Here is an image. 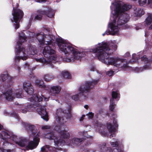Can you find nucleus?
<instances>
[{
	"label": "nucleus",
	"mask_w": 152,
	"mask_h": 152,
	"mask_svg": "<svg viewBox=\"0 0 152 152\" xmlns=\"http://www.w3.org/2000/svg\"><path fill=\"white\" fill-rule=\"evenodd\" d=\"M91 52L96 53L98 59L102 62L107 65H113L116 67L121 66L122 68L126 67L127 64H124L125 61L118 57H107L113 53L112 49L109 48L108 44L102 42L96 45L94 48L91 49Z\"/></svg>",
	"instance_id": "nucleus-1"
},
{
	"label": "nucleus",
	"mask_w": 152,
	"mask_h": 152,
	"mask_svg": "<svg viewBox=\"0 0 152 152\" xmlns=\"http://www.w3.org/2000/svg\"><path fill=\"white\" fill-rule=\"evenodd\" d=\"M58 45L59 49L66 54H68L72 56L70 58H67L66 61L67 62L73 61L74 59L76 60H80V58L84 56V52H80L75 49L72 45L66 42L63 39L58 38L56 39Z\"/></svg>",
	"instance_id": "nucleus-2"
},
{
	"label": "nucleus",
	"mask_w": 152,
	"mask_h": 152,
	"mask_svg": "<svg viewBox=\"0 0 152 152\" xmlns=\"http://www.w3.org/2000/svg\"><path fill=\"white\" fill-rule=\"evenodd\" d=\"M19 38L17 42V45L16 48V49L17 55L15 58L16 61H19L21 59L23 60H26L28 57V55H34L36 53L37 51L32 50V48H31L32 51H29L27 50L26 51L24 48L23 47L22 44L26 41V37L25 35L23 32L19 33Z\"/></svg>",
	"instance_id": "nucleus-3"
},
{
	"label": "nucleus",
	"mask_w": 152,
	"mask_h": 152,
	"mask_svg": "<svg viewBox=\"0 0 152 152\" xmlns=\"http://www.w3.org/2000/svg\"><path fill=\"white\" fill-rule=\"evenodd\" d=\"M24 89L26 92L28 94L29 96L28 99L32 103L27 106L22 110V112L23 113H26L27 112L31 111L32 108L35 107L37 105V102L42 101L43 98L41 96L39 97L37 94L33 95L34 89L30 82L29 81L25 82L23 85Z\"/></svg>",
	"instance_id": "nucleus-4"
},
{
	"label": "nucleus",
	"mask_w": 152,
	"mask_h": 152,
	"mask_svg": "<svg viewBox=\"0 0 152 152\" xmlns=\"http://www.w3.org/2000/svg\"><path fill=\"white\" fill-rule=\"evenodd\" d=\"M62 126L60 128L59 132L61 134V137L55 136L54 135V133H52L48 134V138L50 140H53L55 145L57 146H63L65 144V141L62 139V137L64 139H67L69 137V134L67 132V130L65 129H64Z\"/></svg>",
	"instance_id": "nucleus-5"
},
{
	"label": "nucleus",
	"mask_w": 152,
	"mask_h": 152,
	"mask_svg": "<svg viewBox=\"0 0 152 152\" xmlns=\"http://www.w3.org/2000/svg\"><path fill=\"white\" fill-rule=\"evenodd\" d=\"M1 137L3 140H6L4 142L6 143L7 142L8 143L9 142H11L13 141L15 142L16 143L21 147H23L25 146L26 143V140L19 138L18 139L17 136L13 134V133L8 134V133L5 131H2L0 134Z\"/></svg>",
	"instance_id": "nucleus-6"
},
{
	"label": "nucleus",
	"mask_w": 152,
	"mask_h": 152,
	"mask_svg": "<svg viewBox=\"0 0 152 152\" xmlns=\"http://www.w3.org/2000/svg\"><path fill=\"white\" fill-rule=\"evenodd\" d=\"M98 81L99 80H93L92 82H86L84 86H82L79 88L78 91L79 93L73 96L72 98L74 100H76L81 96H84V98H86L88 91L96 84Z\"/></svg>",
	"instance_id": "nucleus-7"
},
{
	"label": "nucleus",
	"mask_w": 152,
	"mask_h": 152,
	"mask_svg": "<svg viewBox=\"0 0 152 152\" xmlns=\"http://www.w3.org/2000/svg\"><path fill=\"white\" fill-rule=\"evenodd\" d=\"M55 51L49 45L45 47L43 50V54L45 57L48 58V60H46L44 58L42 59V61L44 63L50 64L53 62V61H58V58L57 56L54 54Z\"/></svg>",
	"instance_id": "nucleus-8"
},
{
	"label": "nucleus",
	"mask_w": 152,
	"mask_h": 152,
	"mask_svg": "<svg viewBox=\"0 0 152 152\" xmlns=\"http://www.w3.org/2000/svg\"><path fill=\"white\" fill-rule=\"evenodd\" d=\"M131 7V5L124 4L120 1L113 3L110 7L111 12L114 15H117L119 13H122V12L129 10Z\"/></svg>",
	"instance_id": "nucleus-9"
},
{
	"label": "nucleus",
	"mask_w": 152,
	"mask_h": 152,
	"mask_svg": "<svg viewBox=\"0 0 152 152\" xmlns=\"http://www.w3.org/2000/svg\"><path fill=\"white\" fill-rule=\"evenodd\" d=\"M113 16L110 19H113L115 22H116L118 26H121L126 23L129 19L128 15L125 13H118V14H113Z\"/></svg>",
	"instance_id": "nucleus-10"
},
{
	"label": "nucleus",
	"mask_w": 152,
	"mask_h": 152,
	"mask_svg": "<svg viewBox=\"0 0 152 152\" xmlns=\"http://www.w3.org/2000/svg\"><path fill=\"white\" fill-rule=\"evenodd\" d=\"M13 18L11 19V21L12 22H15V28L17 29L19 27V23L20 19L23 17V12L20 9H17L14 10L12 13Z\"/></svg>",
	"instance_id": "nucleus-11"
},
{
	"label": "nucleus",
	"mask_w": 152,
	"mask_h": 152,
	"mask_svg": "<svg viewBox=\"0 0 152 152\" xmlns=\"http://www.w3.org/2000/svg\"><path fill=\"white\" fill-rule=\"evenodd\" d=\"M39 14L41 15H37L35 16L34 19L40 20L42 18V15H45L49 18L53 17L54 15V12L50 8L44 7L43 9L38 11Z\"/></svg>",
	"instance_id": "nucleus-12"
},
{
	"label": "nucleus",
	"mask_w": 152,
	"mask_h": 152,
	"mask_svg": "<svg viewBox=\"0 0 152 152\" xmlns=\"http://www.w3.org/2000/svg\"><path fill=\"white\" fill-rule=\"evenodd\" d=\"M70 109H69L67 110H65L62 112L61 109L57 110L56 113V118L57 122L60 124H64L66 121H64L63 118V115L66 114L67 115V118H71V115L70 114Z\"/></svg>",
	"instance_id": "nucleus-13"
},
{
	"label": "nucleus",
	"mask_w": 152,
	"mask_h": 152,
	"mask_svg": "<svg viewBox=\"0 0 152 152\" xmlns=\"http://www.w3.org/2000/svg\"><path fill=\"white\" fill-rule=\"evenodd\" d=\"M116 22L114 21L109 24V27L110 28L109 32L107 34H110L112 35H118L119 31L120 28Z\"/></svg>",
	"instance_id": "nucleus-14"
},
{
	"label": "nucleus",
	"mask_w": 152,
	"mask_h": 152,
	"mask_svg": "<svg viewBox=\"0 0 152 152\" xmlns=\"http://www.w3.org/2000/svg\"><path fill=\"white\" fill-rule=\"evenodd\" d=\"M55 39V37L53 35L45 34L44 36L43 44L44 43L46 45H52L53 46L54 45Z\"/></svg>",
	"instance_id": "nucleus-15"
},
{
	"label": "nucleus",
	"mask_w": 152,
	"mask_h": 152,
	"mask_svg": "<svg viewBox=\"0 0 152 152\" xmlns=\"http://www.w3.org/2000/svg\"><path fill=\"white\" fill-rule=\"evenodd\" d=\"M37 108V111L39 114L41 116V118L44 120L47 121L48 120V115L46 112V109L44 106H41Z\"/></svg>",
	"instance_id": "nucleus-16"
},
{
	"label": "nucleus",
	"mask_w": 152,
	"mask_h": 152,
	"mask_svg": "<svg viewBox=\"0 0 152 152\" xmlns=\"http://www.w3.org/2000/svg\"><path fill=\"white\" fill-rule=\"evenodd\" d=\"M113 122V125L112 124L109 123L107 124V129L109 132L112 134L110 135V137L111 138L115 136V126H117L116 125V120L115 119H114Z\"/></svg>",
	"instance_id": "nucleus-17"
},
{
	"label": "nucleus",
	"mask_w": 152,
	"mask_h": 152,
	"mask_svg": "<svg viewBox=\"0 0 152 152\" xmlns=\"http://www.w3.org/2000/svg\"><path fill=\"white\" fill-rule=\"evenodd\" d=\"M39 140V138L37 137L34 138L33 141H31L28 143L26 147L27 150H31L36 148L38 144Z\"/></svg>",
	"instance_id": "nucleus-18"
},
{
	"label": "nucleus",
	"mask_w": 152,
	"mask_h": 152,
	"mask_svg": "<svg viewBox=\"0 0 152 152\" xmlns=\"http://www.w3.org/2000/svg\"><path fill=\"white\" fill-rule=\"evenodd\" d=\"M61 89V87L59 86H52L50 88V93L52 96H56L59 93Z\"/></svg>",
	"instance_id": "nucleus-19"
},
{
	"label": "nucleus",
	"mask_w": 152,
	"mask_h": 152,
	"mask_svg": "<svg viewBox=\"0 0 152 152\" xmlns=\"http://www.w3.org/2000/svg\"><path fill=\"white\" fill-rule=\"evenodd\" d=\"M29 33L30 37H31V36L33 35V34H34V33L31 32H29ZM44 36L45 35H44L43 33H37L35 35L34 34V36L36 37L39 43L41 45L43 44V41Z\"/></svg>",
	"instance_id": "nucleus-20"
},
{
	"label": "nucleus",
	"mask_w": 152,
	"mask_h": 152,
	"mask_svg": "<svg viewBox=\"0 0 152 152\" xmlns=\"http://www.w3.org/2000/svg\"><path fill=\"white\" fill-rule=\"evenodd\" d=\"M106 144L104 143L102 144H100L98 146V150L100 152H112V151L110 150L106 147Z\"/></svg>",
	"instance_id": "nucleus-21"
},
{
	"label": "nucleus",
	"mask_w": 152,
	"mask_h": 152,
	"mask_svg": "<svg viewBox=\"0 0 152 152\" xmlns=\"http://www.w3.org/2000/svg\"><path fill=\"white\" fill-rule=\"evenodd\" d=\"M83 140L82 139H79L76 138H74L72 139V143L69 144L71 145L74 146H77L80 145V143Z\"/></svg>",
	"instance_id": "nucleus-22"
},
{
	"label": "nucleus",
	"mask_w": 152,
	"mask_h": 152,
	"mask_svg": "<svg viewBox=\"0 0 152 152\" xmlns=\"http://www.w3.org/2000/svg\"><path fill=\"white\" fill-rule=\"evenodd\" d=\"M6 99L8 100L11 101L13 100L14 96L12 95V91L11 90L8 91L4 94Z\"/></svg>",
	"instance_id": "nucleus-23"
},
{
	"label": "nucleus",
	"mask_w": 152,
	"mask_h": 152,
	"mask_svg": "<svg viewBox=\"0 0 152 152\" xmlns=\"http://www.w3.org/2000/svg\"><path fill=\"white\" fill-rule=\"evenodd\" d=\"M35 84L39 88H44L45 87L43 81L41 80L37 79L36 80Z\"/></svg>",
	"instance_id": "nucleus-24"
},
{
	"label": "nucleus",
	"mask_w": 152,
	"mask_h": 152,
	"mask_svg": "<svg viewBox=\"0 0 152 152\" xmlns=\"http://www.w3.org/2000/svg\"><path fill=\"white\" fill-rule=\"evenodd\" d=\"M28 132L30 135H34L36 134V130H34L35 127L34 125H28Z\"/></svg>",
	"instance_id": "nucleus-25"
},
{
	"label": "nucleus",
	"mask_w": 152,
	"mask_h": 152,
	"mask_svg": "<svg viewBox=\"0 0 152 152\" xmlns=\"http://www.w3.org/2000/svg\"><path fill=\"white\" fill-rule=\"evenodd\" d=\"M43 78L45 81L49 82L53 79L54 76L53 75L46 74L44 75Z\"/></svg>",
	"instance_id": "nucleus-26"
},
{
	"label": "nucleus",
	"mask_w": 152,
	"mask_h": 152,
	"mask_svg": "<svg viewBox=\"0 0 152 152\" xmlns=\"http://www.w3.org/2000/svg\"><path fill=\"white\" fill-rule=\"evenodd\" d=\"M10 77L7 74L2 75L0 77V81L4 82L7 80H9L10 79Z\"/></svg>",
	"instance_id": "nucleus-27"
},
{
	"label": "nucleus",
	"mask_w": 152,
	"mask_h": 152,
	"mask_svg": "<svg viewBox=\"0 0 152 152\" xmlns=\"http://www.w3.org/2000/svg\"><path fill=\"white\" fill-rule=\"evenodd\" d=\"M145 22L147 25H150L152 23V14L149 15Z\"/></svg>",
	"instance_id": "nucleus-28"
},
{
	"label": "nucleus",
	"mask_w": 152,
	"mask_h": 152,
	"mask_svg": "<svg viewBox=\"0 0 152 152\" xmlns=\"http://www.w3.org/2000/svg\"><path fill=\"white\" fill-rule=\"evenodd\" d=\"M15 96L17 98L22 97L21 89H19L16 90L15 92Z\"/></svg>",
	"instance_id": "nucleus-29"
},
{
	"label": "nucleus",
	"mask_w": 152,
	"mask_h": 152,
	"mask_svg": "<svg viewBox=\"0 0 152 152\" xmlns=\"http://www.w3.org/2000/svg\"><path fill=\"white\" fill-rule=\"evenodd\" d=\"M115 104H114V101L113 99H111L110 100V110L112 111L114 108Z\"/></svg>",
	"instance_id": "nucleus-30"
},
{
	"label": "nucleus",
	"mask_w": 152,
	"mask_h": 152,
	"mask_svg": "<svg viewBox=\"0 0 152 152\" xmlns=\"http://www.w3.org/2000/svg\"><path fill=\"white\" fill-rule=\"evenodd\" d=\"M144 13L145 12L143 10L141 9H139L137 10L136 13L137 16H140L144 15Z\"/></svg>",
	"instance_id": "nucleus-31"
},
{
	"label": "nucleus",
	"mask_w": 152,
	"mask_h": 152,
	"mask_svg": "<svg viewBox=\"0 0 152 152\" xmlns=\"http://www.w3.org/2000/svg\"><path fill=\"white\" fill-rule=\"evenodd\" d=\"M62 74L65 78L69 79L71 77L69 73L67 72H62Z\"/></svg>",
	"instance_id": "nucleus-32"
},
{
	"label": "nucleus",
	"mask_w": 152,
	"mask_h": 152,
	"mask_svg": "<svg viewBox=\"0 0 152 152\" xmlns=\"http://www.w3.org/2000/svg\"><path fill=\"white\" fill-rule=\"evenodd\" d=\"M110 144L113 147H117L118 145V141L114 139L113 141L110 142Z\"/></svg>",
	"instance_id": "nucleus-33"
},
{
	"label": "nucleus",
	"mask_w": 152,
	"mask_h": 152,
	"mask_svg": "<svg viewBox=\"0 0 152 152\" xmlns=\"http://www.w3.org/2000/svg\"><path fill=\"white\" fill-rule=\"evenodd\" d=\"M119 94L117 92L115 91H113L112 93V97L113 99V98L116 99L119 97Z\"/></svg>",
	"instance_id": "nucleus-34"
},
{
	"label": "nucleus",
	"mask_w": 152,
	"mask_h": 152,
	"mask_svg": "<svg viewBox=\"0 0 152 152\" xmlns=\"http://www.w3.org/2000/svg\"><path fill=\"white\" fill-rule=\"evenodd\" d=\"M48 151L49 148L48 147H43L41 148L42 152H48Z\"/></svg>",
	"instance_id": "nucleus-35"
},
{
	"label": "nucleus",
	"mask_w": 152,
	"mask_h": 152,
	"mask_svg": "<svg viewBox=\"0 0 152 152\" xmlns=\"http://www.w3.org/2000/svg\"><path fill=\"white\" fill-rule=\"evenodd\" d=\"M141 60L146 63H147L148 61V58H146L145 56H144L141 58Z\"/></svg>",
	"instance_id": "nucleus-36"
},
{
	"label": "nucleus",
	"mask_w": 152,
	"mask_h": 152,
	"mask_svg": "<svg viewBox=\"0 0 152 152\" xmlns=\"http://www.w3.org/2000/svg\"><path fill=\"white\" fill-rule=\"evenodd\" d=\"M89 119H92L94 116V114L91 112L89 113L86 115Z\"/></svg>",
	"instance_id": "nucleus-37"
},
{
	"label": "nucleus",
	"mask_w": 152,
	"mask_h": 152,
	"mask_svg": "<svg viewBox=\"0 0 152 152\" xmlns=\"http://www.w3.org/2000/svg\"><path fill=\"white\" fill-rule=\"evenodd\" d=\"M113 73V72L112 70H110V71H108L107 72V74L109 76H111L112 75Z\"/></svg>",
	"instance_id": "nucleus-38"
},
{
	"label": "nucleus",
	"mask_w": 152,
	"mask_h": 152,
	"mask_svg": "<svg viewBox=\"0 0 152 152\" xmlns=\"http://www.w3.org/2000/svg\"><path fill=\"white\" fill-rule=\"evenodd\" d=\"M50 128V126L48 125H44L42 126V129H49Z\"/></svg>",
	"instance_id": "nucleus-39"
},
{
	"label": "nucleus",
	"mask_w": 152,
	"mask_h": 152,
	"mask_svg": "<svg viewBox=\"0 0 152 152\" xmlns=\"http://www.w3.org/2000/svg\"><path fill=\"white\" fill-rule=\"evenodd\" d=\"M146 0H145V1H139V3L140 5L141 6H142L144 5L146 3Z\"/></svg>",
	"instance_id": "nucleus-40"
},
{
	"label": "nucleus",
	"mask_w": 152,
	"mask_h": 152,
	"mask_svg": "<svg viewBox=\"0 0 152 152\" xmlns=\"http://www.w3.org/2000/svg\"><path fill=\"white\" fill-rule=\"evenodd\" d=\"M12 116L15 117V118H16L17 119L19 118V117L18 115L15 113H13L12 114Z\"/></svg>",
	"instance_id": "nucleus-41"
},
{
	"label": "nucleus",
	"mask_w": 152,
	"mask_h": 152,
	"mask_svg": "<svg viewBox=\"0 0 152 152\" xmlns=\"http://www.w3.org/2000/svg\"><path fill=\"white\" fill-rule=\"evenodd\" d=\"M148 4L152 7V0H148Z\"/></svg>",
	"instance_id": "nucleus-42"
},
{
	"label": "nucleus",
	"mask_w": 152,
	"mask_h": 152,
	"mask_svg": "<svg viewBox=\"0 0 152 152\" xmlns=\"http://www.w3.org/2000/svg\"><path fill=\"white\" fill-rule=\"evenodd\" d=\"M39 3H42L45 2L46 1V0H36Z\"/></svg>",
	"instance_id": "nucleus-43"
},
{
	"label": "nucleus",
	"mask_w": 152,
	"mask_h": 152,
	"mask_svg": "<svg viewBox=\"0 0 152 152\" xmlns=\"http://www.w3.org/2000/svg\"><path fill=\"white\" fill-rule=\"evenodd\" d=\"M130 55V53L129 52H127L124 55V56L125 57H128Z\"/></svg>",
	"instance_id": "nucleus-44"
},
{
	"label": "nucleus",
	"mask_w": 152,
	"mask_h": 152,
	"mask_svg": "<svg viewBox=\"0 0 152 152\" xmlns=\"http://www.w3.org/2000/svg\"><path fill=\"white\" fill-rule=\"evenodd\" d=\"M85 117V115H83L81 117V118L80 119V121H82L83 120V118Z\"/></svg>",
	"instance_id": "nucleus-45"
},
{
	"label": "nucleus",
	"mask_w": 152,
	"mask_h": 152,
	"mask_svg": "<svg viewBox=\"0 0 152 152\" xmlns=\"http://www.w3.org/2000/svg\"><path fill=\"white\" fill-rule=\"evenodd\" d=\"M109 32V31H106L104 34H102V35L103 36H104L105 34H106L107 35H109V34H107V33H108Z\"/></svg>",
	"instance_id": "nucleus-46"
},
{
	"label": "nucleus",
	"mask_w": 152,
	"mask_h": 152,
	"mask_svg": "<svg viewBox=\"0 0 152 152\" xmlns=\"http://www.w3.org/2000/svg\"><path fill=\"white\" fill-rule=\"evenodd\" d=\"M136 55L135 54H133L132 55V58L133 59H135V56H136Z\"/></svg>",
	"instance_id": "nucleus-47"
},
{
	"label": "nucleus",
	"mask_w": 152,
	"mask_h": 152,
	"mask_svg": "<svg viewBox=\"0 0 152 152\" xmlns=\"http://www.w3.org/2000/svg\"><path fill=\"white\" fill-rule=\"evenodd\" d=\"M116 150L118 151H115V152H123V151L121 150H119V151H118V150L117 149H116Z\"/></svg>",
	"instance_id": "nucleus-48"
},
{
	"label": "nucleus",
	"mask_w": 152,
	"mask_h": 152,
	"mask_svg": "<svg viewBox=\"0 0 152 152\" xmlns=\"http://www.w3.org/2000/svg\"><path fill=\"white\" fill-rule=\"evenodd\" d=\"M84 107L86 109H87L88 107V106L87 105H85L84 106Z\"/></svg>",
	"instance_id": "nucleus-49"
},
{
	"label": "nucleus",
	"mask_w": 152,
	"mask_h": 152,
	"mask_svg": "<svg viewBox=\"0 0 152 152\" xmlns=\"http://www.w3.org/2000/svg\"><path fill=\"white\" fill-rule=\"evenodd\" d=\"M90 70L91 71H94V67H93L92 68V69H90Z\"/></svg>",
	"instance_id": "nucleus-50"
},
{
	"label": "nucleus",
	"mask_w": 152,
	"mask_h": 152,
	"mask_svg": "<svg viewBox=\"0 0 152 152\" xmlns=\"http://www.w3.org/2000/svg\"><path fill=\"white\" fill-rule=\"evenodd\" d=\"M114 49L115 50L117 48L116 45H114Z\"/></svg>",
	"instance_id": "nucleus-51"
},
{
	"label": "nucleus",
	"mask_w": 152,
	"mask_h": 152,
	"mask_svg": "<svg viewBox=\"0 0 152 152\" xmlns=\"http://www.w3.org/2000/svg\"><path fill=\"white\" fill-rule=\"evenodd\" d=\"M3 128V126H2L0 124V130H1V129H2V128Z\"/></svg>",
	"instance_id": "nucleus-52"
},
{
	"label": "nucleus",
	"mask_w": 152,
	"mask_h": 152,
	"mask_svg": "<svg viewBox=\"0 0 152 152\" xmlns=\"http://www.w3.org/2000/svg\"><path fill=\"white\" fill-rule=\"evenodd\" d=\"M48 100V98H45V100L46 101H47Z\"/></svg>",
	"instance_id": "nucleus-53"
},
{
	"label": "nucleus",
	"mask_w": 152,
	"mask_h": 152,
	"mask_svg": "<svg viewBox=\"0 0 152 152\" xmlns=\"http://www.w3.org/2000/svg\"><path fill=\"white\" fill-rule=\"evenodd\" d=\"M149 28L152 29V24L150 26Z\"/></svg>",
	"instance_id": "nucleus-54"
},
{
	"label": "nucleus",
	"mask_w": 152,
	"mask_h": 152,
	"mask_svg": "<svg viewBox=\"0 0 152 152\" xmlns=\"http://www.w3.org/2000/svg\"><path fill=\"white\" fill-rule=\"evenodd\" d=\"M49 65L50 66L52 67V65L51 64H50Z\"/></svg>",
	"instance_id": "nucleus-55"
},
{
	"label": "nucleus",
	"mask_w": 152,
	"mask_h": 152,
	"mask_svg": "<svg viewBox=\"0 0 152 152\" xmlns=\"http://www.w3.org/2000/svg\"><path fill=\"white\" fill-rule=\"evenodd\" d=\"M88 145V144H86V145Z\"/></svg>",
	"instance_id": "nucleus-56"
},
{
	"label": "nucleus",
	"mask_w": 152,
	"mask_h": 152,
	"mask_svg": "<svg viewBox=\"0 0 152 152\" xmlns=\"http://www.w3.org/2000/svg\"><path fill=\"white\" fill-rule=\"evenodd\" d=\"M29 50H30V49H29Z\"/></svg>",
	"instance_id": "nucleus-57"
}]
</instances>
